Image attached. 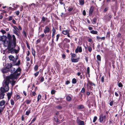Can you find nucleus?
<instances>
[{"instance_id":"1","label":"nucleus","mask_w":125,"mask_h":125,"mask_svg":"<svg viewBox=\"0 0 125 125\" xmlns=\"http://www.w3.org/2000/svg\"><path fill=\"white\" fill-rule=\"evenodd\" d=\"M13 41L11 42V41L9 42V43L8 44V49L9 52L11 54L14 53L13 52L14 49L16 45V39L15 36L13 35Z\"/></svg>"},{"instance_id":"2","label":"nucleus","mask_w":125,"mask_h":125,"mask_svg":"<svg viewBox=\"0 0 125 125\" xmlns=\"http://www.w3.org/2000/svg\"><path fill=\"white\" fill-rule=\"evenodd\" d=\"M13 35L14 36H15L14 34L11 35L10 33H8L7 36L5 35H3L2 36H1L0 37L1 40L4 43L6 41L8 44L9 43L10 41H11V42L13 41Z\"/></svg>"},{"instance_id":"3","label":"nucleus","mask_w":125,"mask_h":125,"mask_svg":"<svg viewBox=\"0 0 125 125\" xmlns=\"http://www.w3.org/2000/svg\"><path fill=\"white\" fill-rule=\"evenodd\" d=\"M20 75V73H16L14 72L13 73L11 74L10 75L7 76L6 78V79L11 83L10 79L13 80L14 79H17V77Z\"/></svg>"},{"instance_id":"4","label":"nucleus","mask_w":125,"mask_h":125,"mask_svg":"<svg viewBox=\"0 0 125 125\" xmlns=\"http://www.w3.org/2000/svg\"><path fill=\"white\" fill-rule=\"evenodd\" d=\"M10 83V82L6 79L5 82L3 83V86H4V88H5L6 92L8 91L9 90V85Z\"/></svg>"},{"instance_id":"5","label":"nucleus","mask_w":125,"mask_h":125,"mask_svg":"<svg viewBox=\"0 0 125 125\" xmlns=\"http://www.w3.org/2000/svg\"><path fill=\"white\" fill-rule=\"evenodd\" d=\"M11 26L14 29V30H13V33L19 36V35L18 33L20 32L19 29L16 26L12 25Z\"/></svg>"},{"instance_id":"6","label":"nucleus","mask_w":125,"mask_h":125,"mask_svg":"<svg viewBox=\"0 0 125 125\" xmlns=\"http://www.w3.org/2000/svg\"><path fill=\"white\" fill-rule=\"evenodd\" d=\"M87 80L88 83L87 84V85L88 86L89 85H90L89 87L92 89L93 88V87H92V86H96V84L90 81L88 78H87Z\"/></svg>"},{"instance_id":"7","label":"nucleus","mask_w":125,"mask_h":125,"mask_svg":"<svg viewBox=\"0 0 125 125\" xmlns=\"http://www.w3.org/2000/svg\"><path fill=\"white\" fill-rule=\"evenodd\" d=\"M70 30H63L62 32V33L64 35H67V36L69 37H70L69 32Z\"/></svg>"},{"instance_id":"8","label":"nucleus","mask_w":125,"mask_h":125,"mask_svg":"<svg viewBox=\"0 0 125 125\" xmlns=\"http://www.w3.org/2000/svg\"><path fill=\"white\" fill-rule=\"evenodd\" d=\"M82 51V48L81 46H78L77 47V48L75 50V52L76 53H78V52H81Z\"/></svg>"},{"instance_id":"9","label":"nucleus","mask_w":125,"mask_h":125,"mask_svg":"<svg viewBox=\"0 0 125 125\" xmlns=\"http://www.w3.org/2000/svg\"><path fill=\"white\" fill-rule=\"evenodd\" d=\"M50 28L47 26H46L45 28V29L44 30V32L45 34L49 33L50 31Z\"/></svg>"},{"instance_id":"10","label":"nucleus","mask_w":125,"mask_h":125,"mask_svg":"<svg viewBox=\"0 0 125 125\" xmlns=\"http://www.w3.org/2000/svg\"><path fill=\"white\" fill-rule=\"evenodd\" d=\"M1 71L3 73H7L8 71H10V70L6 67L3 68L2 70Z\"/></svg>"},{"instance_id":"11","label":"nucleus","mask_w":125,"mask_h":125,"mask_svg":"<svg viewBox=\"0 0 125 125\" xmlns=\"http://www.w3.org/2000/svg\"><path fill=\"white\" fill-rule=\"evenodd\" d=\"M77 122L79 125H84V123L83 121L79 120H77Z\"/></svg>"},{"instance_id":"12","label":"nucleus","mask_w":125,"mask_h":125,"mask_svg":"<svg viewBox=\"0 0 125 125\" xmlns=\"http://www.w3.org/2000/svg\"><path fill=\"white\" fill-rule=\"evenodd\" d=\"M38 79L40 82H42L44 81V78L42 76H41L38 77Z\"/></svg>"},{"instance_id":"13","label":"nucleus","mask_w":125,"mask_h":125,"mask_svg":"<svg viewBox=\"0 0 125 125\" xmlns=\"http://www.w3.org/2000/svg\"><path fill=\"white\" fill-rule=\"evenodd\" d=\"M90 68L89 67H88L87 68V72L86 73V77H87V76L86 75L87 73V74L88 75V76L89 77H90Z\"/></svg>"},{"instance_id":"14","label":"nucleus","mask_w":125,"mask_h":125,"mask_svg":"<svg viewBox=\"0 0 125 125\" xmlns=\"http://www.w3.org/2000/svg\"><path fill=\"white\" fill-rule=\"evenodd\" d=\"M21 69L20 67L16 69V70L14 72V73L17 74V73H20V75L21 72Z\"/></svg>"},{"instance_id":"15","label":"nucleus","mask_w":125,"mask_h":125,"mask_svg":"<svg viewBox=\"0 0 125 125\" xmlns=\"http://www.w3.org/2000/svg\"><path fill=\"white\" fill-rule=\"evenodd\" d=\"M99 119L100 123H102L104 120V119L103 117V114H101L99 116Z\"/></svg>"},{"instance_id":"16","label":"nucleus","mask_w":125,"mask_h":125,"mask_svg":"<svg viewBox=\"0 0 125 125\" xmlns=\"http://www.w3.org/2000/svg\"><path fill=\"white\" fill-rule=\"evenodd\" d=\"M70 55H71V60L73 59L74 58H76L77 57V55L75 53H71Z\"/></svg>"},{"instance_id":"17","label":"nucleus","mask_w":125,"mask_h":125,"mask_svg":"<svg viewBox=\"0 0 125 125\" xmlns=\"http://www.w3.org/2000/svg\"><path fill=\"white\" fill-rule=\"evenodd\" d=\"M63 47L64 48L68 49L69 48V45L66 42H64L63 45Z\"/></svg>"},{"instance_id":"18","label":"nucleus","mask_w":125,"mask_h":125,"mask_svg":"<svg viewBox=\"0 0 125 125\" xmlns=\"http://www.w3.org/2000/svg\"><path fill=\"white\" fill-rule=\"evenodd\" d=\"M12 92H11L10 93H8L7 94V95L8 100H10V99L11 96L12 95Z\"/></svg>"},{"instance_id":"19","label":"nucleus","mask_w":125,"mask_h":125,"mask_svg":"<svg viewBox=\"0 0 125 125\" xmlns=\"http://www.w3.org/2000/svg\"><path fill=\"white\" fill-rule=\"evenodd\" d=\"M80 58H78L76 59L74 58L73 59L71 60L72 62H78Z\"/></svg>"},{"instance_id":"20","label":"nucleus","mask_w":125,"mask_h":125,"mask_svg":"<svg viewBox=\"0 0 125 125\" xmlns=\"http://www.w3.org/2000/svg\"><path fill=\"white\" fill-rule=\"evenodd\" d=\"M66 100L67 101L69 102H71L72 100V98L69 95H68L66 96Z\"/></svg>"},{"instance_id":"21","label":"nucleus","mask_w":125,"mask_h":125,"mask_svg":"<svg viewBox=\"0 0 125 125\" xmlns=\"http://www.w3.org/2000/svg\"><path fill=\"white\" fill-rule=\"evenodd\" d=\"M10 60L11 61H14L15 60L14 57L12 55H10L9 57Z\"/></svg>"},{"instance_id":"22","label":"nucleus","mask_w":125,"mask_h":125,"mask_svg":"<svg viewBox=\"0 0 125 125\" xmlns=\"http://www.w3.org/2000/svg\"><path fill=\"white\" fill-rule=\"evenodd\" d=\"M94 10V9L93 8V7H91L90 8L89 10V15H90V14L91 15L92 14Z\"/></svg>"},{"instance_id":"23","label":"nucleus","mask_w":125,"mask_h":125,"mask_svg":"<svg viewBox=\"0 0 125 125\" xmlns=\"http://www.w3.org/2000/svg\"><path fill=\"white\" fill-rule=\"evenodd\" d=\"M4 95L5 94L4 93L0 92V99L4 98Z\"/></svg>"},{"instance_id":"24","label":"nucleus","mask_w":125,"mask_h":125,"mask_svg":"<svg viewBox=\"0 0 125 125\" xmlns=\"http://www.w3.org/2000/svg\"><path fill=\"white\" fill-rule=\"evenodd\" d=\"M31 108H30V109H29L26 111L25 114V115H28L30 114V113H31Z\"/></svg>"},{"instance_id":"25","label":"nucleus","mask_w":125,"mask_h":125,"mask_svg":"<svg viewBox=\"0 0 125 125\" xmlns=\"http://www.w3.org/2000/svg\"><path fill=\"white\" fill-rule=\"evenodd\" d=\"M0 92H1V93H4L6 92L5 89V88L3 87H1L0 88Z\"/></svg>"},{"instance_id":"26","label":"nucleus","mask_w":125,"mask_h":125,"mask_svg":"<svg viewBox=\"0 0 125 125\" xmlns=\"http://www.w3.org/2000/svg\"><path fill=\"white\" fill-rule=\"evenodd\" d=\"M12 66V64L11 63H10V64H8L7 66L6 67L8 68L9 70H10V69H9L11 68V67Z\"/></svg>"},{"instance_id":"27","label":"nucleus","mask_w":125,"mask_h":125,"mask_svg":"<svg viewBox=\"0 0 125 125\" xmlns=\"http://www.w3.org/2000/svg\"><path fill=\"white\" fill-rule=\"evenodd\" d=\"M20 50V48L19 47H18V49L16 50L15 49H14V53H15L16 54L18 53L19 52Z\"/></svg>"},{"instance_id":"28","label":"nucleus","mask_w":125,"mask_h":125,"mask_svg":"<svg viewBox=\"0 0 125 125\" xmlns=\"http://www.w3.org/2000/svg\"><path fill=\"white\" fill-rule=\"evenodd\" d=\"M31 52L32 55L34 56V57H35V51L34 50L33 48H32L31 49Z\"/></svg>"},{"instance_id":"29","label":"nucleus","mask_w":125,"mask_h":125,"mask_svg":"<svg viewBox=\"0 0 125 125\" xmlns=\"http://www.w3.org/2000/svg\"><path fill=\"white\" fill-rule=\"evenodd\" d=\"M63 41H65V42H66L67 43H69L70 42V40L69 39H68L67 38H65L63 40Z\"/></svg>"},{"instance_id":"30","label":"nucleus","mask_w":125,"mask_h":125,"mask_svg":"<svg viewBox=\"0 0 125 125\" xmlns=\"http://www.w3.org/2000/svg\"><path fill=\"white\" fill-rule=\"evenodd\" d=\"M80 4L81 5H83L84 3V0H79Z\"/></svg>"},{"instance_id":"31","label":"nucleus","mask_w":125,"mask_h":125,"mask_svg":"<svg viewBox=\"0 0 125 125\" xmlns=\"http://www.w3.org/2000/svg\"><path fill=\"white\" fill-rule=\"evenodd\" d=\"M55 121L57 124H59L60 123V120L57 118H54Z\"/></svg>"},{"instance_id":"32","label":"nucleus","mask_w":125,"mask_h":125,"mask_svg":"<svg viewBox=\"0 0 125 125\" xmlns=\"http://www.w3.org/2000/svg\"><path fill=\"white\" fill-rule=\"evenodd\" d=\"M5 103V101L3 100H2L0 102V106H2L4 105Z\"/></svg>"},{"instance_id":"33","label":"nucleus","mask_w":125,"mask_h":125,"mask_svg":"<svg viewBox=\"0 0 125 125\" xmlns=\"http://www.w3.org/2000/svg\"><path fill=\"white\" fill-rule=\"evenodd\" d=\"M84 108V106L82 105H79L77 107V109H82Z\"/></svg>"},{"instance_id":"34","label":"nucleus","mask_w":125,"mask_h":125,"mask_svg":"<svg viewBox=\"0 0 125 125\" xmlns=\"http://www.w3.org/2000/svg\"><path fill=\"white\" fill-rule=\"evenodd\" d=\"M117 37L120 40L121 39V38L122 37V36H121V33L118 32V33L117 34Z\"/></svg>"},{"instance_id":"35","label":"nucleus","mask_w":125,"mask_h":125,"mask_svg":"<svg viewBox=\"0 0 125 125\" xmlns=\"http://www.w3.org/2000/svg\"><path fill=\"white\" fill-rule=\"evenodd\" d=\"M90 33L92 34H97L98 33L97 31H94V30H92L90 31Z\"/></svg>"},{"instance_id":"36","label":"nucleus","mask_w":125,"mask_h":125,"mask_svg":"<svg viewBox=\"0 0 125 125\" xmlns=\"http://www.w3.org/2000/svg\"><path fill=\"white\" fill-rule=\"evenodd\" d=\"M21 63V60H19L17 63L13 64L14 65L19 66Z\"/></svg>"},{"instance_id":"37","label":"nucleus","mask_w":125,"mask_h":125,"mask_svg":"<svg viewBox=\"0 0 125 125\" xmlns=\"http://www.w3.org/2000/svg\"><path fill=\"white\" fill-rule=\"evenodd\" d=\"M54 39H52L51 43V45L52 47H53L54 46V44H55V43L54 42Z\"/></svg>"},{"instance_id":"38","label":"nucleus","mask_w":125,"mask_h":125,"mask_svg":"<svg viewBox=\"0 0 125 125\" xmlns=\"http://www.w3.org/2000/svg\"><path fill=\"white\" fill-rule=\"evenodd\" d=\"M85 88L84 87H83L82 88L81 91L80 92V93H83V94H84L85 92Z\"/></svg>"},{"instance_id":"39","label":"nucleus","mask_w":125,"mask_h":125,"mask_svg":"<svg viewBox=\"0 0 125 125\" xmlns=\"http://www.w3.org/2000/svg\"><path fill=\"white\" fill-rule=\"evenodd\" d=\"M96 58L97 59V61H101V57L99 55H98L96 56Z\"/></svg>"},{"instance_id":"40","label":"nucleus","mask_w":125,"mask_h":125,"mask_svg":"<svg viewBox=\"0 0 125 125\" xmlns=\"http://www.w3.org/2000/svg\"><path fill=\"white\" fill-rule=\"evenodd\" d=\"M77 80L75 78H73L72 80V83L73 84H75L77 83Z\"/></svg>"},{"instance_id":"41","label":"nucleus","mask_w":125,"mask_h":125,"mask_svg":"<svg viewBox=\"0 0 125 125\" xmlns=\"http://www.w3.org/2000/svg\"><path fill=\"white\" fill-rule=\"evenodd\" d=\"M71 27L75 31H77V28L75 26L71 25Z\"/></svg>"},{"instance_id":"42","label":"nucleus","mask_w":125,"mask_h":125,"mask_svg":"<svg viewBox=\"0 0 125 125\" xmlns=\"http://www.w3.org/2000/svg\"><path fill=\"white\" fill-rule=\"evenodd\" d=\"M38 66L37 65H35L34 67V69L35 71H37L38 70Z\"/></svg>"},{"instance_id":"43","label":"nucleus","mask_w":125,"mask_h":125,"mask_svg":"<svg viewBox=\"0 0 125 125\" xmlns=\"http://www.w3.org/2000/svg\"><path fill=\"white\" fill-rule=\"evenodd\" d=\"M62 107L60 105H58L56 106V108L58 110H60L62 108Z\"/></svg>"},{"instance_id":"44","label":"nucleus","mask_w":125,"mask_h":125,"mask_svg":"<svg viewBox=\"0 0 125 125\" xmlns=\"http://www.w3.org/2000/svg\"><path fill=\"white\" fill-rule=\"evenodd\" d=\"M42 96L40 94H39L37 97V102H38L40 100Z\"/></svg>"},{"instance_id":"45","label":"nucleus","mask_w":125,"mask_h":125,"mask_svg":"<svg viewBox=\"0 0 125 125\" xmlns=\"http://www.w3.org/2000/svg\"><path fill=\"white\" fill-rule=\"evenodd\" d=\"M22 33L23 34V35L25 37H27V34L26 32L24 30H23Z\"/></svg>"},{"instance_id":"46","label":"nucleus","mask_w":125,"mask_h":125,"mask_svg":"<svg viewBox=\"0 0 125 125\" xmlns=\"http://www.w3.org/2000/svg\"><path fill=\"white\" fill-rule=\"evenodd\" d=\"M88 50L90 52H91L92 50V48L90 46H88L87 47Z\"/></svg>"},{"instance_id":"47","label":"nucleus","mask_w":125,"mask_h":125,"mask_svg":"<svg viewBox=\"0 0 125 125\" xmlns=\"http://www.w3.org/2000/svg\"><path fill=\"white\" fill-rule=\"evenodd\" d=\"M73 9V8L71 7H69L68 8V11L70 12Z\"/></svg>"},{"instance_id":"48","label":"nucleus","mask_w":125,"mask_h":125,"mask_svg":"<svg viewBox=\"0 0 125 125\" xmlns=\"http://www.w3.org/2000/svg\"><path fill=\"white\" fill-rule=\"evenodd\" d=\"M60 35L59 34H57L56 35V41L58 42L60 37Z\"/></svg>"},{"instance_id":"49","label":"nucleus","mask_w":125,"mask_h":125,"mask_svg":"<svg viewBox=\"0 0 125 125\" xmlns=\"http://www.w3.org/2000/svg\"><path fill=\"white\" fill-rule=\"evenodd\" d=\"M110 32L109 31L107 32V34L106 35V37H108L109 38L110 36Z\"/></svg>"},{"instance_id":"50","label":"nucleus","mask_w":125,"mask_h":125,"mask_svg":"<svg viewBox=\"0 0 125 125\" xmlns=\"http://www.w3.org/2000/svg\"><path fill=\"white\" fill-rule=\"evenodd\" d=\"M59 0V2L60 3L61 5H63L64 6L65 5V4L63 2V0Z\"/></svg>"},{"instance_id":"51","label":"nucleus","mask_w":125,"mask_h":125,"mask_svg":"<svg viewBox=\"0 0 125 125\" xmlns=\"http://www.w3.org/2000/svg\"><path fill=\"white\" fill-rule=\"evenodd\" d=\"M97 117L96 116H94V118H93V122L94 123L96 121V120H97Z\"/></svg>"},{"instance_id":"52","label":"nucleus","mask_w":125,"mask_h":125,"mask_svg":"<svg viewBox=\"0 0 125 125\" xmlns=\"http://www.w3.org/2000/svg\"><path fill=\"white\" fill-rule=\"evenodd\" d=\"M56 92V91L54 89H52L51 92V93L52 94H54Z\"/></svg>"},{"instance_id":"53","label":"nucleus","mask_w":125,"mask_h":125,"mask_svg":"<svg viewBox=\"0 0 125 125\" xmlns=\"http://www.w3.org/2000/svg\"><path fill=\"white\" fill-rule=\"evenodd\" d=\"M47 19V18H45L44 16H43L42 17V20H41V21L44 22Z\"/></svg>"},{"instance_id":"54","label":"nucleus","mask_w":125,"mask_h":125,"mask_svg":"<svg viewBox=\"0 0 125 125\" xmlns=\"http://www.w3.org/2000/svg\"><path fill=\"white\" fill-rule=\"evenodd\" d=\"M16 82V81H15L12 80V81L11 83V84L12 86H13L14 85Z\"/></svg>"},{"instance_id":"55","label":"nucleus","mask_w":125,"mask_h":125,"mask_svg":"<svg viewBox=\"0 0 125 125\" xmlns=\"http://www.w3.org/2000/svg\"><path fill=\"white\" fill-rule=\"evenodd\" d=\"M118 86L119 87H122L123 86V85L120 82L118 83Z\"/></svg>"},{"instance_id":"56","label":"nucleus","mask_w":125,"mask_h":125,"mask_svg":"<svg viewBox=\"0 0 125 125\" xmlns=\"http://www.w3.org/2000/svg\"><path fill=\"white\" fill-rule=\"evenodd\" d=\"M101 81L102 83H103L104 82V76H102L101 78Z\"/></svg>"},{"instance_id":"57","label":"nucleus","mask_w":125,"mask_h":125,"mask_svg":"<svg viewBox=\"0 0 125 125\" xmlns=\"http://www.w3.org/2000/svg\"><path fill=\"white\" fill-rule=\"evenodd\" d=\"M32 6V8L33 9L34 8V7H35V6L36 7L37 6V5H36L34 3H32V4H31L30 5H29V6Z\"/></svg>"},{"instance_id":"58","label":"nucleus","mask_w":125,"mask_h":125,"mask_svg":"<svg viewBox=\"0 0 125 125\" xmlns=\"http://www.w3.org/2000/svg\"><path fill=\"white\" fill-rule=\"evenodd\" d=\"M44 96H43L42 97V99L43 100H46L47 99V95L46 94H45L44 95Z\"/></svg>"},{"instance_id":"59","label":"nucleus","mask_w":125,"mask_h":125,"mask_svg":"<svg viewBox=\"0 0 125 125\" xmlns=\"http://www.w3.org/2000/svg\"><path fill=\"white\" fill-rule=\"evenodd\" d=\"M87 95V96H88L90 94V92L88 91V90H87L85 93Z\"/></svg>"},{"instance_id":"60","label":"nucleus","mask_w":125,"mask_h":125,"mask_svg":"<svg viewBox=\"0 0 125 125\" xmlns=\"http://www.w3.org/2000/svg\"><path fill=\"white\" fill-rule=\"evenodd\" d=\"M10 103L12 105H13L14 104V102L13 101V100L11 99L10 100Z\"/></svg>"},{"instance_id":"61","label":"nucleus","mask_w":125,"mask_h":125,"mask_svg":"<svg viewBox=\"0 0 125 125\" xmlns=\"http://www.w3.org/2000/svg\"><path fill=\"white\" fill-rule=\"evenodd\" d=\"M52 31V33L55 34L56 32V29L55 28H54V27L53 28Z\"/></svg>"},{"instance_id":"62","label":"nucleus","mask_w":125,"mask_h":125,"mask_svg":"<svg viewBox=\"0 0 125 125\" xmlns=\"http://www.w3.org/2000/svg\"><path fill=\"white\" fill-rule=\"evenodd\" d=\"M97 20V18H94L93 19V22H94V24H95L96 23V21Z\"/></svg>"},{"instance_id":"63","label":"nucleus","mask_w":125,"mask_h":125,"mask_svg":"<svg viewBox=\"0 0 125 125\" xmlns=\"http://www.w3.org/2000/svg\"><path fill=\"white\" fill-rule=\"evenodd\" d=\"M0 32H1L3 34H4L6 32L3 29H1L0 31Z\"/></svg>"},{"instance_id":"64","label":"nucleus","mask_w":125,"mask_h":125,"mask_svg":"<svg viewBox=\"0 0 125 125\" xmlns=\"http://www.w3.org/2000/svg\"><path fill=\"white\" fill-rule=\"evenodd\" d=\"M31 102V100H26V103L27 104H29Z\"/></svg>"}]
</instances>
